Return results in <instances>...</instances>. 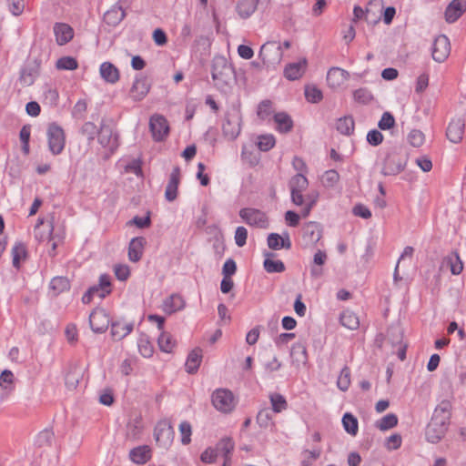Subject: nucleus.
<instances>
[{"instance_id": "obj_1", "label": "nucleus", "mask_w": 466, "mask_h": 466, "mask_svg": "<svg viewBox=\"0 0 466 466\" xmlns=\"http://www.w3.org/2000/svg\"><path fill=\"white\" fill-rule=\"evenodd\" d=\"M408 157L400 149L393 148L387 153L384 160L381 174L383 176H396L402 172L407 165Z\"/></svg>"}, {"instance_id": "obj_2", "label": "nucleus", "mask_w": 466, "mask_h": 466, "mask_svg": "<svg viewBox=\"0 0 466 466\" xmlns=\"http://www.w3.org/2000/svg\"><path fill=\"white\" fill-rule=\"evenodd\" d=\"M233 67L228 63L223 56H215L212 60V78L218 87H223L228 84L232 75Z\"/></svg>"}, {"instance_id": "obj_3", "label": "nucleus", "mask_w": 466, "mask_h": 466, "mask_svg": "<svg viewBox=\"0 0 466 466\" xmlns=\"http://www.w3.org/2000/svg\"><path fill=\"white\" fill-rule=\"evenodd\" d=\"M46 136L50 152L55 156L61 154L66 145V136L63 128L53 122L48 125Z\"/></svg>"}, {"instance_id": "obj_4", "label": "nucleus", "mask_w": 466, "mask_h": 466, "mask_svg": "<svg viewBox=\"0 0 466 466\" xmlns=\"http://www.w3.org/2000/svg\"><path fill=\"white\" fill-rule=\"evenodd\" d=\"M259 57L267 66H274L280 63L283 51L281 46L276 41H268L262 45L259 50Z\"/></svg>"}, {"instance_id": "obj_5", "label": "nucleus", "mask_w": 466, "mask_h": 466, "mask_svg": "<svg viewBox=\"0 0 466 466\" xmlns=\"http://www.w3.org/2000/svg\"><path fill=\"white\" fill-rule=\"evenodd\" d=\"M111 293V281L110 277L107 274H102L99 277V282L97 285L90 287L82 297V302L84 304H89L95 296L100 299L106 298Z\"/></svg>"}, {"instance_id": "obj_6", "label": "nucleus", "mask_w": 466, "mask_h": 466, "mask_svg": "<svg viewBox=\"0 0 466 466\" xmlns=\"http://www.w3.org/2000/svg\"><path fill=\"white\" fill-rule=\"evenodd\" d=\"M241 219L250 227L267 228L268 219L265 212L254 208H243L238 212Z\"/></svg>"}, {"instance_id": "obj_7", "label": "nucleus", "mask_w": 466, "mask_h": 466, "mask_svg": "<svg viewBox=\"0 0 466 466\" xmlns=\"http://www.w3.org/2000/svg\"><path fill=\"white\" fill-rule=\"evenodd\" d=\"M289 187L292 202L297 206H301L304 203L302 193L309 187L308 178L302 173H298L290 178Z\"/></svg>"}, {"instance_id": "obj_8", "label": "nucleus", "mask_w": 466, "mask_h": 466, "mask_svg": "<svg viewBox=\"0 0 466 466\" xmlns=\"http://www.w3.org/2000/svg\"><path fill=\"white\" fill-rule=\"evenodd\" d=\"M212 404L219 411L230 412L235 408L233 393L229 390L218 389L212 394Z\"/></svg>"}, {"instance_id": "obj_9", "label": "nucleus", "mask_w": 466, "mask_h": 466, "mask_svg": "<svg viewBox=\"0 0 466 466\" xmlns=\"http://www.w3.org/2000/svg\"><path fill=\"white\" fill-rule=\"evenodd\" d=\"M41 63L37 59L28 60L21 68L18 81L22 86H30L39 76Z\"/></svg>"}, {"instance_id": "obj_10", "label": "nucleus", "mask_w": 466, "mask_h": 466, "mask_svg": "<svg viewBox=\"0 0 466 466\" xmlns=\"http://www.w3.org/2000/svg\"><path fill=\"white\" fill-rule=\"evenodd\" d=\"M149 129L153 139L160 142L166 139L169 133V126L165 116L161 115H153L149 120Z\"/></svg>"}, {"instance_id": "obj_11", "label": "nucleus", "mask_w": 466, "mask_h": 466, "mask_svg": "<svg viewBox=\"0 0 466 466\" xmlns=\"http://www.w3.org/2000/svg\"><path fill=\"white\" fill-rule=\"evenodd\" d=\"M110 324V318L106 309H95L89 315V325L95 333H104Z\"/></svg>"}, {"instance_id": "obj_12", "label": "nucleus", "mask_w": 466, "mask_h": 466, "mask_svg": "<svg viewBox=\"0 0 466 466\" xmlns=\"http://www.w3.org/2000/svg\"><path fill=\"white\" fill-rule=\"evenodd\" d=\"M97 139L99 144L111 153L118 147V136L108 125L101 124Z\"/></svg>"}, {"instance_id": "obj_13", "label": "nucleus", "mask_w": 466, "mask_h": 466, "mask_svg": "<svg viewBox=\"0 0 466 466\" xmlns=\"http://www.w3.org/2000/svg\"><path fill=\"white\" fill-rule=\"evenodd\" d=\"M451 403L448 400H441L435 408L431 423H437L449 428L451 417Z\"/></svg>"}, {"instance_id": "obj_14", "label": "nucleus", "mask_w": 466, "mask_h": 466, "mask_svg": "<svg viewBox=\"0 0 466 466\" xmlns=\"http://www.w3.org/2000/svg\"><path fill=\"white\" fill-rule=\"evenodd\" d=\"M451 52V44L449 38L445 35H438L432 46V58L439 63L444 62Z\"/></svg>"}, {"instance_id": "obj_15", "label": "nucleus", "mask_w": 466, "mask_h": 466, "mask_svg": "<svg viewBox=\"0 0 466 466\" xmlns=\"http://www.w3.org/2000/svg\"><path fill=\"white\" fill-rule=\"evenodd\" d=\"M174 434V429L167 420L159 421L155 428V439L157 442L164 446L169 445L172 442Z\"/></svg>"}, {"instance_id": "obj_16", "label": "nucleus", "mask_w": 466, "mask_h": 466, "mask_svg": "<svg viewBox=\"0 0 466 466\" xmlns=\"http://www.w3.org/2000/svg\"><path fill=\"white\" fill-rule=\"evenodd\" d=\"M239 116L238 113L226 114L225 122L222 125L223 135L230 139L234 140L240 133V123Z\"/></svg>"}, {"instance_id": "obj_17", "label": "nucleus", "mask_w": 466, "mask_h": 466, "mask_svg": "<svg viewBox=\"0 0 466 466\" xmlns=\"http://www.w3.org/2000/svg\"><path fill=\"white\" fill-rule=\"evenodd\" d=\"M150 90V83L147 76H137L129 91L131 98L135 101L142 100Z\"/></svg>"}, {"instance_id": "obj_18", "label": "nucleus", "mask_w": 466, "mask_h": 466, "mask_svg": "<svg viewBox=\"0 0 466 466\" xmlns=\"http://www.w3.org/2000/svg\"><path fill=\"white\" fill-rule=\"evenodd\" d=\"M464 128V119L461 117L451 119L446 129L447 138L452 143H460L463 138Z\"/></svg>"}, {"instance_id": "obj_19", "label": "nucleus", "mask_w": 466, "mask_h": 466, "mask_svg": "<svg viewBox=\"0 0 466 466\" xmlns=\"http://www.w3.org/2000/svg\"><path fill=\"white\" fill-rule=\"evenodd\" d=\"M181 178V170L178 166L174 167L167 185L166 187L165 198L167 201L172 202L177 198V189Z\"/></svg>"}, {"instance_id": "obj_20", "label": "nucleus", "mask_w": 466, "mask_h": 466, "mask_svg": "<svg viewBox=\"0 0 466 466\" xmlns=\"http://www.w3.org/2000/svg\"><path fill=\"white\" fill-rule=\"evenodd\" d=\"M466 11L465 0H452L446 7L444 15L448 23L456 22Z\"/></svg>"}, {"instance_id": "obj_21", "label": "nucleus", "mask_w": 466, "mask_h": 466, "mask_svg": "<svg viewBox=\"0 0 466 466\" xmlns=\"http://www.w3.org/2000/svg\"><path fill=\"white\" fill-rule=\"evenodd\" d=\"M307 59L302 58L299 62L288 64L284 68V76L289 80L299 79L307 68Z\"/></svg>"}, {"instance_id": "obj_22", "label": "nucleus", "mask_w": 466, "mask_h": 466, "mask_svg": "<svg viewBox=\"0 0 466 466\" xmlns=\"http://www.w3.org/2000/svg\"><path fill=\"white\" fill-rule=\"evenodd\" d=\"M54 34L57 45L64 46L70 42L74 37L73 28L65 23H56L54 25Z\"/></svg>"}, {"instance_id": "obj_23", "label": "nucleus", "mask_w": 466, "mask_h": 466, "mask_svg": "<svg viewBox=\"0 0 466 466\" xmlns=\"http://www.w3.org/2000/svg\"><path fill=\"white\" fill-rule=\"evenodd\" d=\"M303 238L309 244H315L321 238V228L317 222H308L302 228Z\"/></svg>"}, {"instance_id": "obj_24", "label": "nucleus", "mask_w": 466, "mask_h": 466, "mask_svg": "<svg viewBox=\"0 0 466 466\" xmlns=\"http://www.w3.org/2000/svg\"><path fill=\"white\" fill-rule=\"evenodd\" d=\"M447 426L429 422L425 430V437L429 442H439L447 432Z\"/></svg>"}, {"instance_id": "obj_25", "label": "nucleus", "mask_w": 466, "mask_h": 466, "mask_svg": "<svg viewBox=\"0 0 466 466\" xmlns=\"http://www.w3.org/2000/svg\"><path fill=\"white\" fill-rule=\"evenodd\" d=\"M151 457V449L147 445L137 446L129 451V459L136 464H145Z\"/></svg>"}, {"instance_id": "obj_26", "label": "nucleus", "mask_w": 466, "mask_h": 466, "mask_svg": "<svg viewBox=\"0 0 466 466\" xmlns=\"http://www.w3.org/2000/svg\"><path fill=\"white\" fill-rule=\"evenodd\" d=\"M146 239L143 237H137L131 239L128 245V258L132 262H137L143 255Z\"/></svg>"}, {"instance_id": "obj_27", "label": "nucleus", "mask_w": 466, "mask_h": 466, "mask_svg": "<svg viewBox=\"0 0 466 466\" xmlns=\"http://www.w3.org/2000/svg\"><path fill=\"white\" fill-rule=\"evenodd\" d=\"M133 323H126L121 320L111 322V336L115 340H121L132 332Z\"/></svg>"}, {"instance_id": "obj_28", "label": "nucleus", "mask_w": 466, "mask_h": 466, "mask_svg": "<svg viewBox=\"0 0 466 466\" xmlns=\"http://www.w3.org/2000/svg\"><path fill=\"white\" fill-rule=\"evenodd\" d=\"M184 307V299L181 295L177 293L170 295L163 302V310L169 315L183 309Z\"/></svg>"}, {"instance_id": "obj_29", "label": "nucleus", "mask_w": 466, "mask_h": 466, "mask_svg": "<svg viewBox=\"0 0 466 466\" xmlns=\"http://www.w3.org/2000/svg\"><path fill=\"white\" fill-rule=\"evenodd\" d=\"M126 17V12L120 5H114L104 14V22L110 26H116Z\"/></svg>"}, {"instance_id": "obj_30", "label": "nucleus", "mask_w": 466, "mask_h": 466, "mask_svg": "<svg viewBox=\"0 0 466 466\" xmlns=\"http://www.w3.org/2000/svg\"><path fill=\"white\" fill-rule=\"evenodd\" d=\"M202 350L200 348H196L190 351L185 364L187 373L195 374L198 371L202 361Z\"/></svg>"}, {"instance_id": "obj_31", "label": "nucleus", "mask_w": 466, "mask_h": 466, "mask_svg": "<svg viewBox=\"0 0 466 466\" xmlns=\"http://www.w3.org/2000/svg\"><path fill=\"white\" fill-rule=\"evenodd\" d=\"M101 77L107 83L115 84L119 80V71L110 62H104L100 66Z\"/></svg>"}, {"instance_id": "obj_32", "label": "nucleus", "mask_w": 466, "mask_h": 466, "mask_svg": "<svg viewBox=\"0 0 466 466\" xmlns=\"http://www.w3.org/2000/svg\"><path fill=\"white\" fill-rule=\"evenodd\" d=\"M258 0H240L237 5V12L241 18L249 17L257 9Z\"/></svg>"}, {"instance_id": "obj_33", "label": "nucleus", "mask_w": 466, "mask_h": 466, "mask_svg": "<svg viewBox=\"0 0 466 466\" xmlns=\"http://www.w3.org/2000/svg\"><path fill=\"white\" fill-rule=\"evenodd\" d=\"M327 254L326 252L319 249L313 258V265L310 268V274L313 278L318 279L322 276L323 270L320 268L322 265L326 263Z\"/></svg>"}, {"instance_id": "obj_34", "label": "nucleus", "mask_w": 466, "mask_h": 466, "mask_svg": "<svg viewBox=\"0 0 466 466\" xmlns=\"http://www.w3.org/2000/svg\"><path fill=\"white\" fill-rule=\"evenodd\" d=\"M266 256L268 258L264 260L263 266L268 273H281L285 271L286 268L281 260H274L270 258L276 257L275 253L268 252L266 253Z\"/></svg>"}, {"instance_id": "obj_35", "label": "nucleus", "mask_w": 466, "mask_h": 466, "mask_svg": "<svg viewBox=\"0 0 466 466\" xmlns=\"http://www.w3.org/2000/svg\"><path fill=\"white\" fill-rule=\"evenodd\" d=\"M274 120L277 123V129L281 133H289L293 128V121L285 112L275 114Z\"/></svg>"}, {"instance_id": "obj_36", "label": "nucleus", "mask_w": 466, "mask_h": 466, "mask_svg": "<svg viewBox=\"0 0 466 466\" xmlns=\"http://www.w3.org/2000/svg\"><path fill=\"white\" fill-rule=\"evenodd\" d=\"M349 76L348 71L339 67H332L327 74V81L332 86H339L340 83L348 79Z\"/></svg>"}, {"instance_id": "obj_37", "label": "nucleus", "mask_w": 466, "mask_h": 466, "mask_svg": "<svg viewBox=\"0 0 466 466\" xmlns=\"http://www.w3.org/2000/svg\"><path fill=\"white\" fill-rule=\"evenodd\" d=\"M336 128L340 134L344 136L352 135L355 128V122L353 117L351 116H345L339 118L337 120Z\"/></svg>"}, {"instance_id": "obj_38", "label": "nucleus", "mask_w": 466, "mask_h": 466, "mask_svg": "<svg viewBox=\"0 0 466 466\" xmlns=\"http://www.w3.org/2000/svg\"><path fill=\"white\" fill-rule=\"evenodd\" d=\"M290 356L298 364H306L308 362L306 345L302 342L295 343L291 348Z\"/></svg>"}, {"instance_id": "obj_39", "label": "nucleus", "mask_w": 466, "mask_h": 466, "mask_svg": "<svg viewBox=\"0 0 466 466\" xmlns=\"http://www.w3.org/2000/svg\"><path fill=\"white\" fill-rule=\"evenodd\" d=\"M339 321L345 328L354 330L360 327L358 316L350 310H344L339 317Z\"/></svg>"}, {"instance_id": "obj_40", "label": "nucleus", "mask_w": 466, "mask_h": 466, "mask_svg": "<svg viewBox=\"0 0 466 466\" xmlns=\"http://www.w3.org/2000/svg\"><path fill=\"white\" fill-rule=\"evenodd\" d=\"M50 289L53 290L54 295L57 296L65 291L69 290L70 281L66 277H55L51 279Z\"/></svg>"}, {"instance_id": "obj_41", "label": "nucleus", "mask_w": 466, "mask_h": 466, "mask_svg": "<svg viewBox=\"0 0 466 466\" xmlns=\"http://www.w3.org/2000/svg\"><path fill=\"white\" fill-rule=\"evenodd\" d=\"M157 343L159 349L167 353L172 352L176 346V340L173 339V336L170 333L165 331L161 332L160 336L158 337Z\"/></svg>"}, {"instance_id": "obj_42", "label": "nucleus", "mask_w": 466, "mask_h": 466, "mask_svg": "<svg viewBox=\"0 0 466 466\" xmlns=\"http://www.w3.org/2000/svg\"><path fill=\"white\" fill-rule=\"evenodd\" d=\"M344 430L350 435L356 436L359 431V422L351 413H345L342 417Z\"/></svg>"}, {"instance_id": "obj_43", "label": "nucleus", "mask_w": 466, "mask_h": 466, "mask_svg": "<svg viewBox=\"0 0 466 466\" xmlns=\"http://www.w3.org/2000/svg\"><path fill=\"white\" fill-rule=\"evenodd\" d=\"M137 347L140 354L145 358H150L154 353V347L149 338L142 334L137 340Z\"/></svg>"}, {"instance_id": "obj_44", "label": "nucleus", "mask_w": 466, "mask_h": 466, "mask_svg": "<svg viewBox=\"0 0 466 466\" xmlns=\"http://www.w3.org/2000/svg\"><path fill=\"white\" fill-rule=\"evenodd\" d=\"M54 432L46 429L37 434L35 443L39 448L51 447L54 441Z\"/></svg>"}, {"instance_id": "obj_45", "label": "nucleus", "mask_w": 466, "mask_h": 466, "mask_svg": "<svg viewBox=\"0 0 466 466\" xmlns=\"http://www.w3.org/2000/svg\"><path fill=\"white\" fill-rule=\"evenodd\" d=\"M398 424V417L394 413H389L375 422L376 428L380 431H388Z\"/></svg>"}, {"instance_id": "obj_46", "label": "nucleus", "mask_w": 466, "mask_h": 466, "mask_svg": "<svg viewBox=\"0 0 466 466\" xmlns=\"http://www.w3.org/2000/svg\"><path fill=\"white\" fill-rule=\"evenodd\" d=\"M269 400L272 405V410L276 413H279L288 409L286 399L279 393H271L269 395Z\"/></svg>"}, {"instance_id": "obj_47", "label": "nucleus", "mask_w": 466, "mask_h": 466, "mask_svg": "<svg viewBox=\"0 0 466 466\" xmlns=\"http://www.w3.org/2000/svg\"><path fill=\"white\" fill-rule=\"evenodd\" d=\"M403 331L400 325H392L387 330V339L392 345H400L402 342Z\"/></svg>"}, {"instance_id": "obj_48", "label": "nucleus", "mask_w": 466, "mask_h": 466, "mask_svg": "<svg viewBox=\"0 0 466 466\" xmlns=\"http://www.w3.org/2000/svg\"><path fill=\"white\" fill-rule=\"evenodd\" d=\"M235 447V443L230 437L222 438L216 445L217 452H221L223 457L230 456Z\"/></svg>"}, {"instance_id": "obj_49", "label": "nucleus", "mask_w": 466, "mask_h": 466, "mask_svg": "<svg viewBox=\"0 0 466 466\" xmlns=\"http://www.w3.org/2000/svg\"><path fill=\"white\" fill-rule=\"evenodd\" d=\"M256 421L258 425L263 429H267L269 426H274L272 414L268 408L262 409L258 412Z\"/></svg>"}, {"instance_id": "obj_50", "label": "nucleus", "mask_w": 466, "mask_h": 466, "mask_svg": "<svg viewBox=\"0 0 466 466\" xmlns=\"http://www.w3.org/2000/svg\"><path fill=\"white\" fill-rule=\"evenodd\" d=\"M305 97L309 103H319L322 100L323 95L320 89L314 85L305 86Z\"/></svg>"}, {"instance_id": "obj_51", "label": "nucleus", "mask_w": 466, "mask_h": 466, "mask_svg": "<svg viewBox=\"0 0 466 466\" xmlns=\"http://www.w3.org/2000/svg\"><path fill=\"white\" fill-rule=\"evenodd\" d=\"M447 260L453 275H459L462 271L463 263L457 251H452L451 254L448 256Z\"/></svg>"}, {"instance_id": "obj_52", "label": "nucleus", "mask_w": 466, "mask_h": 466, "mask_svg": "<svg viewBox=\"0 0 466 466\" xmlns=\"http://www.w3.org/2000/svg\"><path fill=\"white\" fill-rule=\"evenodd\" d=\"M13 266L16 268L20 267L21 258L26 257V248L23 243H16L12 248Z\"/></svg>"}, {"instance_id": "obj_53", "label": "nucleus", "mask_w": 466, "mask_h": 466, "mask_svg": "<svg viewBox=\"0 0 466 466\" xmlns=\"http://www.w3.org/2000/svg\"><path fill=\"white\" fill-rule=\"evenodd\" d=\"M56 66L59 70H75L78 67V63L72 56H63L56 61Z\"/></svg>"}, {"instance_id": "obj_54", "label": "nucleus", "mask_w": 466, "mask_h": 466, "mask_svg": "<svg viewBox=\"0 0 466 466\" xmlns=\"http://www.w3.org/2000/svg\"><path fill=\"white\" fill-rule=\"evenodd\" d=\"M338 388L342 390L346 391L350 385V370L348 366H345L338 378L337 381Z\"/></svg>"}, {"instance_id": "obj_55", "label": "nucleus", "mask_w": 466, "mask_h": 466, "mask_svg": "<svg viewBox=\"0 0 466 466\" xmlns=\"http://www.w3.org/2000/svg\"><path fill=\"white\" fill-rule=\"evenodd\" d=\"M409 143L414 147H420L425 141L424 134L419 129H412L408 135Z\"/></svg>"}, {"instance_id": "obj_56", "label": "nucleus", "mask_w": 466, "mask_h": 466, "mask_svg": "<svg viewBox=\"0 0 466 466\" xmlns=\"http://www.w3.org/2000/svg\"><path fill=\"white\" fill-rule=\"evenodd\" d=\"M354 100L361 104H369L372 99L373 96L367 88H359L353 93Z\"/></svg>"}, {"instance_id": "obj_57", "label": "nucleus", "mask_w": 466, "mask_h": 466, "mask_svg": "<svg viewBox=\"0 0 466 466\" xmlns=\"http://www.w3.org/2000/svg\"><path fill=\"white\" fill-rule=\"evenodd\" d=\"M80 132L83 136L86 137L89 142H91L95 139L96 135L98 136L99 130L94 123L86 122L82 126Z\"/></svg>"}, {"instance_id": "obj_58", "label": "nucleus", "mask_w": 466, "mask_h": 466, "mask_svg": "<svg viewBox=\"0 0 466 466\" xmlns=\"http://www.w3.org/2000/svg\"><path fill=\"white\" fill-rule=\"evenodd\" d=\"M275 146V137L272 135H262L258 138V147L261 151H268Z\"/></svg>"}, {"instance_id": "obj_59", "label": "nucleus", "mask_w": 466, "mask_h": 466, "mask_svg": "<svg viewBox=\"0 0 466 466\" xmlns=\"http://www.w3.org/2000/svg\"><path fill=\"white\" fill-rule=\"evenodd\" d=\"M179 431L181 433V442L187 445L191 441L192 428L188 421H182L179 425Z\"/></svg>"}, {"instance_id": "obj_60", "label": "nucleus", "mask_w": 466, "mask_h": 466, "mask_svg": "<svg viewBox=\"0 0 466 466\" xmlns=\"http://www.w3.org/2000/svg\"><path fill=\"white\" fill-rule=\"evenodd\" d=\"M395 126V118L390 112H384L381 116L380 120L378 123V127L381 130H389Z\"/></svg>"}, {"instance_id": "obj_61", "label": "nucleus", "mask_w": 466, "mask_h": 466, "mask_svg": "<svg viewBox=\"0 0 466 466\" xmlns=\"http://www.w3.org/2000/svg\"><path fill=\"white\" fill-rule=\"evenodd\" d=\"M234 238L238 247H244L247 243L248 238L247 228L242 226L238 227L235 231Z\"/></svg>"}, {"instance_id": "obj_62", "label": "nucleus", "mask_w": 466, "mask_h": 466, "mask_svg": "<svg viewBox=\"0 0 466 466\" xmlns=\"http://www.w3.org/2000/svg\"><path fill=\"white\" fill-rule=\"evenodd\" d=\"M383 138H384V137L381 134V132H380L377 129H372V130L369 131L367 134V141L370 145H371L373 147H377V146L380 145L383 141Z\"/></svg>"}, {"instance_id": "obj_63", "label": "nucleus", "mask_w": 466, "mask_h": 466, "mask_svg": "<svg viewBox=\"0 0 466 466\" xmlns=\"http://www.w3.org/2000/svg\"><path fill=\"white\" fill-rule=\"evenodd\" d=\"M218 452L216 448L208 447L200 455V460L204 463H213L216 461Z\"/></svg>"}, {"instance_id": "obj_64", "label": "nucleus", "mask_w": 466, "mask_h": 466, "mask_svg": "<svg viewBox=\"0 0 466 466\" xmlns=\"http://www.w3.org/2000/svg\"><path fill=\"white\" fill-rule=\"evenodd\" d=\"M237 271V264L234 259L228 258L223 265L222 274L223 277L231 278Z\"/></svg>"}]
</instances>
